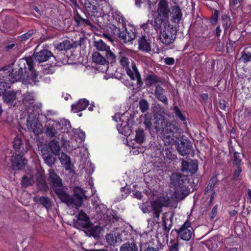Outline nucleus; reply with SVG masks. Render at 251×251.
<instances>
[{
  "instance_id": "f257e3e1",
  "label": "nucleus",
  "mask_w": 251,
  "mask_h": 251,
  "mask_svg": "<svg viewBox=\"0 0 251 251\" xmlns=\"http://www.w3.org/2000/svg\"><path fill=\"white\" fill-rule=\"evenodd\" d=\"M19 62L20 66L22 64L24 65L25 74H22L23 69L22 66L18 71L16 69L3 71L0 76V96L6 89L10 87L11 84L20 79L23 83L31 85H36L39 81L41 76L33 68L31 59H21Z\"/></svg>"
},
{
  "instance_id": "f03ea898",
  "label": "nucleus",
  "mask_w": 251,
  "mask_h": 251,
  "mask_svg": "<svg viewBox=\"0 0 251 251\" xmlns=\"http://www.w3.org/2000/svg\"><path fill=\"white\" fill-rule=\"evenodd\" d=\"M188 177L180 173H173L171 176V184L174 189L175 197L177 199H184L189 193L190 189L187 185Z\"/></svg>"
},
{
  "instance_id": "7ed1b4c3",
  "label": "nucleus",
  "mask_w": 251,
  "mask_h": 251,
  "mask_svg": "<svg viewBox=\"0 0 251 251\" xmlns=\"http://www.w3.org/2000/svg\"><path fill=\"white\" fill-rule=\"evenodd\" d=\"M71 127L70 122L67 119H61L55 121L50 119L47 122L46 133L49 137H57L59 136L60 131L62 133L68 132Z\"/></svg>"
},
{
  "instance_id": "20e7f679",
  "label": "nucleus",
  "mask_w": 251,
  "mask_h": 251,
  "mask_svg": "<svg viewBox=\"0 0 251 251\" xmlns=\"http://www.w3.org/2000/svg\"><path fill=\"white\" fill-rule=\"evenodd\" d=\"M130 50L124 49L119 52V59L121 65L126 70L128 75L132 80H136L138 82L140 78V75L137 70L135 64L130 60L128 57L130 55Z\"/></svg>"
},
{
  "instance_id": "39448f33",
  "label": "nucleus",
  "mask_w": 251,
  "mask_h": 251,
  "mask_svg": "<svg viewBox=\"0 0 251 251\" xmlns=\"http://www.w3.org/2000/svg\"><path fill=\"white\" fill-rule=\"evenodd\" d=\"M157 16L154 21V27L160 28L163 24L169 23V18L171 15V11L166 0H160L157 9Z\"/></svg>"
},
{
  "instance_id": "423d86ee",
  "label": "nucleus",
  "mask_w": 251,
  "mask_h": 251,
  "mask_svg": "<svg viewBox=\"0 0 251 251\" xmlns=\"http://www.w3.org/2000/svg\"><path fill=\"white\" fill-rule=\"evenodd\" d=\"M154 28L159 32V39L163 44L169 45L174 42L176 32L170 23L163 24L158 29Z\"/></svg>"
},
{
  "instance_id": "0eeeda50",
  "label": "nucleus",
  "mask_w": 251,
  "mask_h": 251,
  "mask_svg": "<svg viewBox=\"0 0 251 251\" xmlns=\"http://www.w3.org/2000/svg\"><path fill=\"white\" fill-rule=\"evenodd\" d=\"M127 113H116L113 117V120L117 123V128L119 132L125 136L130 134L131 127L133 125V120L131 118H127Z\"/></svg>"
},
{
  "instance_id": "6e6552de",
  "label": "nucleus",
  "mask_w": 251,
  "mask_h": 251,
  "mask_svg": "<svg viewBox=\"0 0 251 251\" xmlns=\"http://www.w3.org/2000/svg\"><path fill=\"white\" fill-rule=\"evenodd\" d=\"M180 129L175 124H169L162 132L161 136L166 145H173L176 141Z\"/></svg>"
},
{
  "instance_id": "1a4fd4ad",
  "label": "nucleus",
  "mask_w": 251,
  "mask_h": 251,
  "mask_svg": "<svg viewBox=\"0 0 251 251\" xmlns=\"http://www.w3.org/2000/svg\"><path fill=\"white\" fill-rule=\"evenodd\" d=\"M74 156L80 157V165L88 174H92L94 171V167L88 159L89 153L85 147L80 148L79 151L74 152Z\"/></svg>"
},
{
  "instance_id": "9d476101",
  "label": "nucleus",
  "mask_w": 251,
  "mask_h": 251,
  "mask_svg": "<svg viewBox=\"0 0 251 251\" xmlns=\"http://www.w3.org/2000/svg\"><path fill=\"white\" fill-rule=\"evenodd\" d=\"M49 172V181L52 185L53 191L59 197L64 191L62 180L54 170L50 169Z\"/></svg>"
},
{
  "instance_id": "9b49d317",
  "label": "nucleus",
  "mask_w": 251,
  "mask_h": 251,
  "mask_svg": "<svg viewBox=\"0 0 251 251\" xmlns=\"http://www.w3.org/2000/svg\"><path fill=\"white\" fill-rule=\"evenodd\" d=\"M58 198L70 208L75 207V209H78L82 205L83 201V198L76 196L70 197L65 191Z\"/></svg>"
},
{
  "instance_id": "f8f14e48",
  "label": "nucleus",
  "mask_w": 251,
  "mask_h": 251,
  "mask_svg": "<svg viewBox=\"0 0 251 251\" xmlns=\"http://www.w3.org/2000/svg\"><path fill=\"white\" fill-rule=\"evenodd\" d=\"M170 203V199L168 197H160L156 201L151 202L153 216L158 218L162 211V206H167Z\"/></svg>"
},
{
  "instance_id": "ddd939ff",
  "label": "nucleus",
  "mask_w": 251,
  "mask_h": 251,
  "mask_svg": "<svg viewBox=\"0 0 251 251\" xmlns=\"http://www.w3.org/2000/svg\"><path fill=\"white\" fill-rule=\"evenodd\" d=\"M122 30L119 33V37L124 43L131 42L136 37V33L131 30H127L126 28V23L123 18H121Z\"/></svg>"
},
{
  "instance_id": "4468645a",
  "label": "nucleus",
  "mask_w": 251,
  "mask_h": 251,
  "mask_svg": "<svg viewBox=\"0 0 251 251\" xmlns=\"http://www.w3.org/2000/svg\"><path fill=\"white\" fill-rule=\"evenodd\" d=\"M180 238L185 241H189L194 235V230L191 226V223L186 221L177 231Z\"/></svg>"
},
{
  "instance_id": "2eb2a0df",
  "label": "nucleus",
  "mask_w": 251,
  "mask_h": 251,
  "mask_svg": "<svg viewBox=\"0 0 251 251\" xmlns=\"http://www.w3.org/2000/svg\"><path fill=\"white\" fill-rule=\"evenodd\" d=\"M90 226L88 217L83 211H79L74 223V226L77 228H89Z\"/></svg>"
},
{
  "instance_id": "dca6fc26",
  "label": "nucleus",
  "mask_w": 251,
  "mask_h": 251,
  "mask_svg": "<svg viewBox=\"0 0 251 251\" xmlns=\"http://www.w3.org/2000/svg\"><path fill=\"white\" fill-rule=\"evenodd\" d=\"M61 143L62 146L68 151L71 152L73 155H74V152L76 151H79L80 148L85 147L84 145L80 146L79 145L77 144L76 140L73 138L71 139V140L62 139Z\"/></svg>"
},
{
  "instance_id": "f3484780",
  "label": "nucleus",
  "mask_w": 251,
  "mask_h": 251,
  "mask_svg": "<svg viewBox=\"0 0 251 251\" xmlns=\"http://www.w3.org/2000/svg\"><path fill=\"white\" fill-rule=\"evenodd\" d=\"M11 168L12 170H20L25 168L27 161L23 155L16 154L15 155L12 156L11 159Z\"/></svg>"
},
{
  "instance_id": "a211bd4d",
  "label": "nucleus",
  "mask_w": 251,
  "mask_h": 251,
  "mask_svg": "<svg viewBox=\"0 0 251 251\" xmlns=\"http://www.w3.org/2000/svg\"><path fill=\"white\" fill-rule=\"evenodd\" d=\"M22 94L21 91H7L5 92L3 96L4 101L10 104H16V101H21Z\"/></svg>"
},
{
  "instance_id": "6ab92c4d",
  "label": "nucleus",
  "mask_w": 251,
  "mask_h": 251,
  "mask_svg": "<svg viewBox=\"0 0 251 251\" xmlns=\"http://www.w3.org/2000/svg\"><path fill=\"white\" fill-rule=\"evenodd\" d=\"M26 125L27 128L36 135L42 132V124L36 118L32 119L30 116H29L27 120Z\"/></svg>"
},
{
  "instance_id": "aec40b11",
  "label": "nucleus",
  "mask_w": 251,
  "mask_h": 251,
  "mask_svg": "<svg viewBox=\"0 0 251 251\" xmlns=\"http://www.w3.org/2000/svg\"><path fill=\"white\" fill-rule=\"evenodd\" d=\"M154 120L153 127L156 131L163 132L164 129H166L168 125L173 124L171 122H167L165 120L164 117L160 115H157Z\"/></svg>"
},
{
  "instance_id": "412c9836",
  "label": "nucleus",
  "mask_w": 251,
  "mask_h": 251,
  "mask_svg": "<svg viewBox=\"0 0 251 251\" xmlns=\"http://www.w3.org/2000/svg\"><path fill=\"white\" fill-rule=\"evenodd\" d=\"M106 8H109L107 4L105 3L104 6L100 7L99 5H92V7H88L87 9L89 13L94 17H102L107 14V11L105 10Z\"/></svg>"
},
{
  "instance_id": "4be33fe9",
  "label": "nucleus",
  "mask_w": 251,
  "mask_h": 251,
  "mask_svg": "<svg viewBox=\"0 0 251 251\" xmlns=\"http://www.w3.org/2000/svg\"><path fill=\"white\" fill-rule=\"evenodd\" d=\"M21 100L22 101L24 105L27 107V110L28 113V109L29 110L30 107H34V104L35 102V96L34 95L29 92H26L23 95H22V98H21Z\"/></svg>"
},
{
  "instance_id": "5701e85b",
  "label": "nucleus",
  "mask_w": 251,
  "mask_h": 251,
  "mask_svg": "<svg viewBox=\"0 0 251 251\" xmlns=\"http://www.w3.org/2000/svg\"><path fill=\"white\" fill-rule=\"evenodd\" d=\"M198 169L197 164L192 160H182L181 162V170L183 172L194 174Z\"/></svg>"
},
{
  "instance_id": "b1692460",
  "label": "nucleus",
  "mask_w": 251,
  "mask_h": 251,
  "mask_svg": "<svg viewBox=\"0 0 251 251\" xmlns=\"http://www.w3.org/2000/svg\"><path fill=\"white\" fill-rule=\"evenodd\" d=\"M37 172L36 171H33L29 173H27L25 175L22 180V185L25 187H28V186L32 185L35 182L36 179V175Z\"/></svg>"
},
{
  "instance_id": "393cba45",
  "label": "nucleus",
  "mask_w": 251,
  "mask_h": 251,
  "mask_svg": "<svg viewBox=\"0 0 251 251\" xmlns=\"http://www.w3.org/2000/svg\"><path fill=\"white\" fill-rule=\"evenodd\" d=\"M192 144L190 141L187 139H183L180 142V144L177 147L178 152L184 156L188 154L191 151Z\"/></svg>"
},
{
  "instance_id": "a878e982",
  "label": "nucleus",
  "mask_w": 251,
  "mask_h": 251,
  "mask_svg": "<svg viewBox=\"0 0 251 251\" xmlns=\"http://www.w3.org/2000/svg\"><path fill=\"white\" fill-rule=\"evenodd\" d=\"M94 205L96 206L95 209L97 213L100 215L99 217H100L101 219L102 218L106 221L110 220V217L108 216V214L110 211L103 204L96 205L94 203Z\"/></svg>"
},
{
  "instance_id": "bb28decb",
  "label": "nucleus",
  "mask_w": 251,
  "mask_h": 251,
  "mask_svg": "<svg viewBox=\"0 0 251 251\" xmlns=\"http://www.w3.org/2000/svg\"><path fill=\"white\" fill-rule=\"evenodd\" d=\"M165 90L160 85H156L154 91V96L159 101L162 102L165 105L168 103V99L165 96Z\"/></svg>"
},
{
  "instance_id": "cd10ccee",
  "label": "nucleus",
  "mask_w": 251,
  "mask_h": 251,
  "mask_svg": "<svg viewBox=\"0 0 251 251\" xmlns=\"http://www.w3.org/2000/svg\"><path fill=\"white\" fill-rule=\"evenodd\" d=\"M89 104V101L86 99H80L75 104L72 105V110L74 113L79 112L85 110Z\"/></svg>"
},
{
  "instance_id": "c85d7f7f",
  "label": "nucleus",
  "mask_w": 251,
  "mask_h": 251,
  "mask_svg": "<svg viewBox=\"0 0 251 251\" xmlns=\"http://www.w3.org/2000/svg\"><path fill=\"white\" fill-rule=\"evenodd\" d=\"M52 56V53L47 50H43L35 54V60L39 63L47 61Z\"/></svg>"
},
{
  "instance_id": "c756f323",
  "label": "nucleus",
  "mask_w": 251,
  "mask_h": 251,
  "mask_svg": "<svg viewBox=\"0 0 251 251\" xmlns=\"http://www.w3.org/2000/svg\"><path fill=\"white\" fill-rule=\"evenodd\" d=\"M106 239L108 244L113 246L124 240L122 233L108 234L106 236Z\"/></svg>"
},
{
  "instance_id": "7c9ffc66",
  "label": "nucleus",
  "mask_w": 251,
  "mask_h": 251,
  "mask_svg": "<svg viewBox=\"0 0 251 251\" xmlns=\"http://www.w3.org/2000/svg\"><path fill=\"white\" fill-rule=\"evenodd\" d=\"M139 49L143 51L149 52L151 49V42L145 36H142L138 40Z\"/></svg>"
},
{
  "instance_id": "2f4dec72",
  "label": "nucleus",
  "mask_w": 251,
  "mask_h": 251,
  "mask_svg": "<svg viewBox=\"0 0 251 251\" xmlns=\"http://www.w3.org/2000/svg\"><path fill=\"white\" fill-rule=\"evenodd\" d=\"M33 200L37 203H39L44 206L47 210L51 207L52 202L48 197L36 196L34 197Z\"/></svg>"
},
{
  "instance_id": "473e14b6",
  "label": "nucleus",
  "mask_w": 251,
  "mask_h": 251,
  "mask_svg": "<svg viewBox=\"0 0 251 251\" xmlns=\"http://www.w3.org/2000/svg\"><path fill=\"white\" fill-rule=\"evenodd\" d=\"M58 158L63 167L66 170H69L72 167L70 157L66 154L62 152L58 154Z\"/></svg>"
},
{
  "instance_id": "72a5a7b5",
  "label": "nucleus",
  "mask_w": 251,
  "mask_h": 251,
  "mask_svg": "<svg viewBox=\"0 0 251 251\" xmlns=\"http://www.w3.org/2000/svg\"><path fill=\"white\" fill-rule=\"evenodd\" d=\"M172 11L171 15H172V21L174 22H178L181 19L182 13L181 10L178 6H174L171 7Z\"/></svg>"
},
{
  "instance_id": "f704fd0d",
  "label": "nucleus",
  "mask_w": 251,
  "mask_h": 251,
  "mask_svg": "<svg viewBox=\"0 0 251 251\" xmlns=\"http://www.w3.org/2000/svg\"><path fill=\"white\" fill-rule=\"evenodd\" d=\"M138 248L133 242H127L123 244L120 248V251H138Z\"/></svg>"
},
{
  "instance_id": "c9c22d12",
  "label": "nucleus",
  "mask_w": 251,
  "mask_h": 251,
  "mask_svg": "<svg viewBox=\"0 0 251 251\" xmlns=\"http://www.w3.org/2000/svg\"><path fill=\"white\" fill-rule=\"evenodd\" d=\"M93 61L96 63L104 65L106 64V70L107 68L106 60L105 59L99 52H95L92 55Z\"/></svg>"
},
{
  "instance_id": "e433bc0d",
  "label": "nucleus",
  "mask_w": 251,
  "mask_h": 251,
  "mask_svg": "<svg viewBox=\"0 0 251 251\" xmlns=\"http://www.w3.org/2000/svg\"><path fill=\"white\" fill-rule=\"evenodd\" d=\"M119 24H118V26L117 27L115 25L111 24L109 25L108 29V31L114 35H119V33H120V31L122 30L120 25H121V18L123 17L122 16H119Z\"/></svg>"
},
{
  "instance_id": "4c0bfd02",
  "label": "nucleus",
  "mask_w": 251,
  "mask_h": 251,
  "mask_svg": "<svg viewBox=\"0 0 251 251\" xmlns=\"http://www.w3.org/2000/svg\"><path fill=\"white\" fill-rule=\"evenodd\" d=\"M49 146L52 152L55 155H58L60 153V147L58 141L52 140L49 142Z\"/></svg>"
},
{
  "instance_id": "58836bf2",
  "label": "nucleus",
  "mask_w": 251,
  "mask_h": 251,
  "mask_svg": "<svg viewBox=\"0 0 251 251\" xmlns=\"http://www.w3.org/2000/svg\"><path fill=\"white\" fill-rule=\"evenodd\" d=\"M161 154L164 160H174L176 156L169 149H163Z\"/></svg>"
},
{
  "instance_id": "ea45409f",
  "label": "nucleus",
  "mask_w": 251,
  "mask_h": 251,
  "mask_svg": "<svg viewBox=\"0 0 251 251\" xmlns=\"http://www.w3.org/2000/svg\"><path fill=\"white\" fill-rule=\"evenodd\" d=\"M160 82L159 78L155 75H151L146 78V84L148 86H151Z\"/></svg>"
},
{
  "instance_id": "a19ab883",
  "label": "nucleus",
  "mask_w": 251,
  "mask_h": 251,
  "mask_svg": "<svg viewBox=\"0 0 251 251\" xmlns=\"http://www.w3.org/2000/svg\"><path fill=\"white\" fill-rule=\"evenodd\" d=\"M135 140L138 144L143 143L146 139V135L143 129H139L136 131Z\"/></svg>"
},
{
  "instance_id": "79ce46f5",
  "label": "nucleus",
  "mask_w": 251,
  "mask_h": 251,
  "mask_svg": "<svg viewBox=\"0 0 251 251\" xmlns=\"http://www.w3.org/2000/svg\"><path fill=\"white\" fill-rule=\"evenodd\" d=\"M44 150H42V153L43 154V158L46 164L49 166H51L55 162V158L52 157L49 153L44 152Z\"/></svg>"
},
{
  "instance_id": "37998d69",
  "label": "nucleus",
  "mask_w": 251,
  "mask_h": 251,
  "mask_svg": "<svg viewBox=\"0 0 251 251\" xmlns=\"http://www.w3.org/2000/svg\"><path fill=\"white\" fill-rule=\"evenodd\" d=\"M37 178L38 188L41 191H46L47 190L48 186L44 178L42 176L38 177H36Z\"/></svg>"
},
{
  "instance_id": "c03bdc74",
  "label": "nucleus",
  "mask_w": 251,
  "mask_h": 251,
  "mask_svg": "<svg viewBox=\"0 0 251 251\" xmlns=\"http://www.w3.org/2000/svg\"><path fill=\"white\" fill-rule=\"evenodd\" d=\"M95 46L99 50L106 51L108 49H109V47L106 45L105 43L101 40H100L96 42Z\"/></svg>"
},
{
  "instance_id": "a18cd8bd",
  "label": "nucleus",
  "mask_w": 251,
  "mask_h": 251,
  "mask_svg": "<svg viewBox=\"0 0 251 251\" xmlns=\"http://www.w3.org/2000/svg\"><path fill=\"white\" fill-rule=\"evenodd\" d=\"M21 145V139L19 137H15L13 141V148L15 149V150L20 151L21 153L24 154L25 152H26V150L20 151V149Z\"/></svg>"
},
{
  "instance_id": "49530a36",
  "label": "nucleus",
  "mask_w": 251,
  "mask_h": 251,
  "mask_svg": "<svg viewBox=\"0 0 251 251\" xmlns=\"http://www.w3.org/2000/svg\"><path fill=\"white\" fill-rule=\"evenodd\" d=\"M174 111L176 116L181 121L184 122L186 120V116L179 109L178 107L176 106L174 108Z\"/></svg>"
},
{
  "instance_id": "de8ad7c7",
  "label": "nucleus",
  "mask_w": 251,
  "mask_h": 251,
  "mask_svg": "<svg viewBox=\"0 0 251 251\" xmlns=\"http://www.w3.org/2000/svg\"><path fill=\"white\" fill-rule=\"evenodd\" d=\"M242 59L247 62L251 60V47L246 48L242 54Z\"/></svg>"
},
{
  "instance_id": "09e8293b",
  "label": "nucleus",
  "mask_w": 251,
  "mask_h": 251,
  "mask_svg": "<svg viewBox=\"0 0 251 251\" xmlns=\"http://www.w3.org/2000/svg\"><path fill=\"white\" fill-rule=\"evenodd\" d=\"M102 231V228L100 226H95L91 229V234L95 238L99 237L100 233Z\"/></svg>"
},
{
  "instance_id": "8fccbe9b",
  "label": "nucleus",
  "mask_w": 251,
  "mask_h": 251,
  "mask_svg": "<svg viewBox=\"0 0 251 251\" xmlns=\"http://www.w3.org/2000/svg\"><path fill=\"white\" fill-rule=\"evenodd\" d=\"M74 196H76L77 197H79L80 198H82L84 199L86 197L85 195V192L84 190L80 187L77 186L75 187L74 189Z\"/></svg>"
},
{
  "instance_id": "3c124183",
  "label": "nucleus",
  "mask_w": 251,
  "mask_h": 251,
  "mask_svg": "<svg viewBox=\"0 0 251 251\" xmlns=\"http://www.w3.org/2000/svg\"><path fill=\"white\" fill-rule=\"evenodd\" d=\"M149 107L148 102L144 99L141 100L139 102V107L142 112H145L146 111Z\"/></svg>"
},
{
  "instance_id": "603ef678",
  "label": "nucleus",
  "mask_w": 251,
  "mask_h": 251,
  "mask_svg": "<svg viewBox=\"0 0 251 251\" xmlns=\"http://www.w3.org/2000/svg\"><path fill=\"white\" fill-rule=\"evenodd\" d=\"M73 131L75 135L78 136V137L80 140L81 142L84 141L85 138V134L81 129L80 128L74 129H73Z\"/></svg>"
},
{
  "instance_id": "864d4df0",
  "label": "nucleus",
  "mask_w": 251,
  "mask_h": 251,
  "mask_svg": "<svg viewBox=\"0 0 251 251\" xmlns=\"http://www.w3.org/2000/svg\"><path fill=\"white\" fill-rule=\"evenodd\" d=\"M105 56L107 59L111 62L115 61L116 55H115L114 53L110 50V48L106 51Z\"/></svg>"
},
{
  "instance_id": "5fc2aeb1",
  "label": "nucleus",
  "mask_w": 251,
  "mask_h": 251,
  "mask_svg": "<svg viewBox=\"0 0 251 251\" xmlns=\"http://www.w3.org/2000/svg\"><path fill=\"white\" fill-rule=\"evenodd\" d=\"M143 124L146 126L147 128L150 129L151 128V118L149 115H145Z\"/></svg>"
},
{
  "instance_id": "6e6d98bb",
  "label": "nucleus",
  "mask_w": 251,
  "mask_h": 251,
  "mask_svg": "<svg viewBox=\"0 0 251 251\" xmlns=\"http://www.w3.org/2000/svg\"><path fill=\"white\" fill-rule=\"evenodd\" d=\"M214 185L215 183L214 181L212 180V181L209 183L205 189V195H208L210 193H212V191H215L214 190Z\"/></svg>"
},
{
  "instance_id": "4d7b16f0",
  "label": "nucleus",
  "mask_w": 251,
  "mask_h": 251,
  "mask_svg": "<svg viewBox=\"0 0 251 251\" xmlns=\"http://www.w3.org/2000/svg\"><path fill=\"white\" fill-rule=\"evenodd\" d=\"M215 195V192L212 191V193H210V194L208 195H205V197L209 200L208 202L209 204H211L212 203V202L214 199Z\"/></svg>"
},
{
  "instance_id": "13d9d810",
  "label": "nucleus",
  "mask_w": 251,
  "mask_h": 251,
  "mask_svg": "<svg viewBox=\"0 0 251 251\" xmlns=\"http://www.w3.org/2000/svg\"><path fill=\"white\" fill-rule=\"evenodd\" d=\"M33 31H29L28 32L25 33L24 34L21 35V40H25L28 39L30 37V36L33 34Z\"/></svg>"
},
{
  "instance_id": "bf43d9fd",
  "label": "nucleus",
  "mask_w": 251,
  "mask_h": 251,
  "mask_svg": "<svg viewBox=\"0 0 251 251\" xmlns=\"http://www.w3.org/2000/svg\"><path fill=\"white\" fill-rule=\"evenodd\" d=\"M234 161L237 165H239L241 162V155L239 153L235 152L234 154Z\"/></svg>"
},
{
  "instance_id": "052dcab7",
  "label": "nucleus",
  "mask_w": 251,
  "mask_h": 251,
  "mask_svg": "<svg viewBox=\"0 0 251 251\" xmlns=\"http://www.w3.org/2000/svg\"><path fill=\"white\" fill-rule=\"evenodd\" d=\"M241 171L242 170L241 168L239 166H237L233 174V177L234 179H237L238 178Z\"/></svg>"
},
{
  "instance_id": "680f3d73",
  "label": "nucleus",
  "mask_w": 251,
  "mask_h": 251,
  "mask_svg": "<svg viewBox=\"0 0 251 251\" xmlns=\"http://www.w3.org/2000/svg\"><path fill=\"white\" fill-rule=\"evenodd\" d=\"M54 68L53 66L51 65L50 68H45L43 69V73L45 74H53L54 72Z\"/></svg>"
},
{
  "instance_id": "e2e57ef3",
  "label": "nucleus",
  "mask_w": 251,
  "mask_h": 251,
  "mask_svg": "<svg viewBox=\"0 0 251 251\" xmlns=\"http://www.w3.org/2000/svg\"><path fill=\"white\" fill-rule=\"evenodd\" d=\"M68 42L67 41L63 42V43H60L57 47V49L60 50H65L68 49V48L66 47Z\"/></svg>"
},
{
  "instance_id": "0e129e2a",
  "label": "nucleus",
  "mask_w": 251,
  "mask_h": 251,
  "mask_svg": "<svg viewBox=\"0 0 251 251\" xmlns=\"http://www.w3.org/2000/svg\"><path fill=\"white\" fill-rule=\"evenodd\" d=\"M178 244L177 242H175L173 243L170 247V251H178Z\"/></svg>"
},
{
  "instance_id": "69168bd1",
  "label": "nucleus",
  "mask_w": 251,
  "mask_h": 251,
  "mask_svg": "<svg viewBox=\"0 0 251 251\" xmlns=\"http://www.w3.org/2000/svg\"><path fill=\"white\" fill-rule=\"evenodd\" d=\"M164 62L166 64L172 65L175 62V59L172 57H167L165 59Z\"/></svg>"
},
{
  "instance_id": "338daca9",
  "label": "nucleus",
  "mask_w": 251,
  "mask_h": 251,
  "mask_svg": "<svg viewBox=\"0 0 251 251\" xmlns=\"http://www.w3.org/2000/svg\"><path fill=\"white\" fill-rule=\"evenodd\" d=\"M140 251H158L157 249L151 247H148L145 249L141 248Z\"/></svg>"
},
{
  "instance_id": "774afa93",
  "label": "nucleus",
  "mask_w": 251,
  "mask_h": 251,
  "mask_svg": "<svg viewBox=\"0 0 251 251\" xmlns=\"http://www.w3.org/2000/svg\"><path fill=\"white\" fill-rule=\"evenodd\" d=\"M132 194L134 197L138 199H141L142 196L141 192L139 191H133Z\"/></svg>"
}]
</instances>
